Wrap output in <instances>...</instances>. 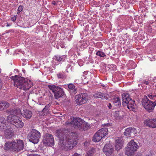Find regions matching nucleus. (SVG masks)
Wrapping results in <instances>:
<instances>
[{
  "instance_id": "27",
  "label": "nucleus",
  "mask_w": 156,
  "mask_h": 156,
  "mask_svg": "<svg viewBox=\"0 0 156 156\" xmlns=\"http://www.w3.org/2000/svg\"><path fill=\"white\" fill-rule=\"evenodd\" d=\"M94 151L95 150L94 148H91L89 151L87 152L86 156H93Z\"/></svg>"
},
{
  "instance_id": "12",
  "label": "nucleus",
  "mask_w": 156,
  "mask_h": 156,
  "mask_svg": "<svg viewBox=\"0 0 156 156\" xmlns=\"http://www.w3.org/2000/svg\"><path fill=\"white\" fill-rule=\"evenodd\" d=\"M54 140L53 136L49 133H46L44 136L43 142L44 144L50 145L54 144Z\"/></svg>"
},
{
  "instance_id": "41",
  "label": "nucleus",
  "mask_w": 156,
  "mask_h": 156,
  "mask_svg": "<svg viewBox=\"0 0 156 156\" xmlns=\"http://www.w3.org/2000/svg\"><path fill=\"white\" fill-rule=\"evenodd\" d=\"M52 4L55 5H57V3L56 2H55V1H53L52 2Z\"/></svg>"
},
{
  "instance_id": "39",
  "label": "nucleus",
  "mask_w": 156,
  "mask_h": 156,
  "mask_svg": "<svg viewBox=\"0 0 156 156\" xmlns=\"http://www.w3.org/2000/svg\"><path fill=\"white\" fill-rule=\"evenodd\" d=\"M108 108L111 109L112 108V105L110 103H109L108 105Z\"/></svg>"
},
{
  "instance_id": "33",
  "label": "nucleus",
  "mask_w": 156,
  "mask_h": 156,
  "mask_svg": "<svg viewBox=\"0 0 156 156\" xmlns=\"http://www.w3.org/2000/svg\"><path fill=\"white\" fill-rule=\"evenodd\" d=\"M101 129L99 130L97 132L98 133V134H99L100 136L102 137L103 138L106 135L105 134H104L103 133H104L103 132H102L101 131Z\"/></svg>"
},
{
  "instance_id": "8",
  "label": "nucleus",
  "mask_w": 156,
  "mask_h": 156,
  "mask_svg": "<svg viewBox=\"0 0 156 156\" xmlns=\"http://www.w3.org/2000/svg\"><path fill=\"white\" fill-rule=\"evenodd\" d=\"M48 87L54 93L55 99L62 97L65 94L63 89L58 86L55 85H48Z\"/></svg>"
},
{
  "instance_id": "20",
  "label": "nucleus",
  "mask_w": 156,
  "mask_h": 156,
  "mask_svg": "<svg viewBox=\"0 0 156 156\" xmlns=\"http://www.w3.org/2000/svg\"><path fill=\"white\" fill-rule=\"evenodd\" d=\"M93 96L95 98H101L102 99H107V97L106 96L105 94H103L101 92H97L94 94Z\"/></svg>"
},
{
  "instance_id": "25",
  "label": "nucleus",
  "mask_w": 156,
  "mask_h": 156,
  "mask_svg": "<svg viewBox=\"0 0 156 156\" xmlns=\"http://www.w3.org/2000/svg\"><path fill=\"white\" fill-rule=\"evenodd\" d=\"M102 138L99 135L98 132H97L93 137V140L94 142H98L100 141Z\"/></svg>"
},
{
  "instance_id": "11",
  "label": "nucleus",
  "mask_w": 156,
  "mask_h": 156,
  "mask_svg": "<svg viewBox=\"0 0 156 156\" xmlns=\"http://www.w3.org/2000/svg\"><path fill=\"white\" fill-rule=\"evenodd\" d=\"M71 121L67 122L66 124L67 125H70L71 126L77 127L79 129L81 123H82V119L79 118L72 117L70 118Z\"/></svg>"
},
{
  "instance_id": "5",
  "label": "nucleus",
  "mask_w": 156,
  "mask_h": 156,
  "mask_svg": "<svg viewBox=\"0 0 156 156\" xmlns=\"http://www.w3.org/2000/svg\"><path fill=\"white\" fill-rule=\"evenodd\" d=\"M122 97V105L123 106H126L129 109L134 111L136 107L135 101L132 100L128 94H124Z\"/></svg>"
},
{
  "instance_id": "21",
  "label": "nucleus",
  "mask_w": 156,
  "mask_h": 156,
  "mask_svg": "<svg viewBox=\"0 0 156 156\" xmlns=\"http://www.w3.org/2000/svg\"><path fill=\"white\" fill-rule=\"evenodd\" d=\"M113 103L117 107H119L121 105L120 99L118 97H115L112 99Z\"/></svg>"
},
{
  "instance_id": "34",
  "label": "nucleus",
  "mask_w": 156,
  "mask_h": 156,
  "mask_svg": "<svg viewBox=\"0 0 156 156\" xmlns=\"http://www.w3.org/2000/svg\"><path fill=\"white\" fill-rule=\"evenodd\" d=\"M57 76L59 78H63L65 77V76L63 74L59 73L57 74Z\"/></svg>"
},
{
  "instance_id": "16",
  "label": "nucleus",
  "mask_w": 156,
  "mask_h": 156,
  "mask_svg": "<svg viewBox=\"0 0 156 156\" xmlns=\"http://www.w3.org/2000/svg\"><path fill=\"white\" fill-rule=\"evenodd\" d=\"M5 130H3L4 131V133L5 137L7 138H11L14 135L13 132L12 131V128H8Z\"/></svg>"
},
{
  "instance_id": "38",
  "label": "nucleus",
  "mask_w": 156,
  "mask_h": 156,
  "mask_svg": "<svg viewBox=\"0 0 156 156\" xmlns=\"http://www.w3.org/2000/svg\"><path fill=\"white\" fill-rule=\"evenodd\" d=\"M143 82L145 84L148 85L149 84V82L148 81H147L146 80H144Z\"/></svg>"
},
{
  "instance_id": "22",
  "label": "nucleus",
  "mask_w": 156,
  "mask_h": 156,
  "mask_svg": "<svg viewBox=\"0 0 156 156\" xmlns=\"http://www.w3.org/2000/svg\"><path fill=\"white\" fill-rule=\"evenodd\" d=\"M11 115H19L21 114V110L19 108H16L10 110L9 111Z\"/></svg>"
},
{
  "instance_id": "26",
  "label": "nucleus",
  "mask_w": 156,
  "mask_h": 156,
  "mask_svg": "<svg viewBox=\"0 0 156 156\" xmlns=\"http://www.w3.org/2000/svg\"><path fill=\"white\" fill-rule=\"evenodd\" d=\"M50 107V105L49 104H48L45 106L44 108L42 111L41 113H42V115H46L47 114Z\"/></svg>"
},
{
  "instance_id": "40",
  "label": "nucleus",
  "mask_w": 156,
  "mask_h": 156,
  "mask_svg": "<svg viewBox=\"0 0 156 156\" xmlns=\"http://www.w3.org/2000/svg\"><path fill=\"white\" fill-rule=\"evenodd\" d=\"M72 156H80V154L77 153H75Z\"/></svg>"
},
{
  "instance_id": "9",
  "label": "nucleus",
  "mask_w": 156,
  "mask_h": 156,
  "mask_svg": "<svg viewBox=\"0 0 156 156\" xmlns=\"http://www.w3.org/2000/svg\"><path fill=\"white\" fill-rule=\"evenodd\" d=\"M40 137V133L34 129L30 130L27 136L28 138L29 141L34 144H37L38 143Z\"/></svg>"
},
{
  "instance_id": "32",
  "label": "nucleus",
  "mask_w": 156,
  "mask_h": 156,
  "mask_svg": "<svg viewBox=\"0 0 156 156\" xmlns=\"http://www.w3.org/2000/svg\"><path fill=\"white\" fill-rule=\"evenodd\" d=\"M101 131L102 132H103L104 134H105L107 135L108 134V129L107 128L104 127L102 128L101 129Z\"/></svg>"
},
{
  "instance_id": "29",
  "label": "nucleus",
  "mask_w": 156,
  "mask_h": 156,
  "mask_svg": "<svg viewBox=\"0 0 156 156\" xmlns=\"http://www.w3.org/2000/svg\"><path fill=\"white\" fill-rule=\"evenodd\" d=\"M130 128H129L125 129L124 133V135L127 137H130Z\"/></svg>"
},
{
  "instance_id": "6",
  "label": "nucleus",
  "mask_w": 156,
  "mask_h": 156,
  "mask_svg": "<svg viewBox=\"0 0 156 156\" xmlns=\"http://www.w3.org/2000/svg\"><path fill=\"white\" fill-rule=\"evenodd\" d=\"M7 120L9 122H12V123L17 128H21L24 126V123L22 122L21 119L15 115H11L7 117Z\"/></svg>"
},
{
  "instance_id": "19",
  "label": "nucleus",
  "mask_w": 156,
  "mask_h": 156,
  "mask_svg": "<svg viewBox=\"0 0 156 156\" xmlns=\"http://www.w3.org/2000/svg\"><path fill=\"white\" fill-rule=\"evenodd\" d=\"M68 87L70 90V92L73 94H76L77 92V89L73 83H69L68 85Z\"/></svg>"
},
{
  "instance_id": "35",
  "label": "nucleus",
  "mask_w": 156,
  "mask_h": 156,
  "mask_svg": "<svg viewBox=\"0 0 156 156\" xmlns=\"http://www.w3.org/2000/svg\"><path fill=\"white\" fill-rule=\"evenodd\" d=\"M23 6L22 5H20L18 9V13H19L21 12L23 10Z\"/></svg>"
},
{
  "instance_id": "31",
  "label": "nucleus",
  "mask_w": 156,
  "mask_h": 156,
  "mask_svg": "<svg viewBox=\"0 0 156 156\" xmlns=\"http://www.w3.org/2000/svg\"><path fill=\"white\" fill-rule=\"evenodd\" d=\"M96 55H97L99 56L100 57H102L106 56L105 54L103 52L100 51H97L96 53Z\"/></svg>"
},
{
  "instance_id": "18",
  "label": "nucleus",
  "mask_w": 156,
  "mask_h": 156,
  "mask_svg": "<svg viewBox=\"0 0 156 156\" xmlns=\"http://www.w3.org/2000/svg\"><path fill=\"white\" fill-rule=\"evenodd\" d=\"M6 121L3 117H0V130L2 131L6 128Z\"/></svg>"
},
{
  "instance_id": "42",
  "label": "nucleus",
  "mask_w": 156,
  "mask_h": 156,
  "mask_svg": "<svg viewBox=\"0 0 156 156\" xmlns=\"http://www.w3.org/2000/svg\"><path fill=\"white\" fill-rule=\"evenodd\" d=\"M105 126H110V125L109 124H105Z\"/></svg>"
},
{
  "instance_id": "7",
  "label": "nucleus",
  "mask_w": 156,
  "mask_h": 156,
  "mask_svg": "<svg viewBox=\"0 0 156 156\" xmlns=\"http://www.w3.org/2000/svg\"><path fill=\"white\" fill-rule=\"evenodd\" d=\"M138 148V146L134 140H131L126 148L125 154L128 156L133 155Z\"/></svg>"
},
{
  "instance_id": "1",
  "label": "nucleus",
  "mask_w": 156,
  "mask_h": 156,
  "mask_svg": "<svg viewBox=\"0 0 156 156\" xmlns=\"http://www.w3.org/2000/svg\"><path fill=\"white\" fill-rule=\"evenodd\" d=\"M57 135L60 141V146L63 150L68 151L72 149L77 143V136L75 133H67L61 129L57 131Z\"/></svg>"
},
{
  "instance_id": "24",
  "label": "nucleus",
  "mask_w": 156,
  "mask_h": 156,
  "mask_svg": "<svg viewBox=\"0 0 156 156\" xmlns=\"http://www.w3.org/2000/svg\"><path fill=\"white\" fill-rule=\"evenodd\" d=\"M82 123H81V125H80L79 129H83L84 130L87 129L90 126L87 123L85 122L83 120H82Z\"/></svg>"
},
{
  "instance_id": "30",
  "label": "nucleus",
  "mask_w": 156,
  "mask_h": 156,
  "mask_svg": "<svg viewBox=\"0 0 156 156\" xmlns=\"http://www.w3.org/2000/svg\"><path fill=\"white\" fill-rule=\"evenodd\" d=\"M55 57L56 58V59L57 61H60L63 60H64L66 58V56L65 55H63L62 56H60L59 55H57Z\"/></svg>"
},
{
  "instance_id": "28",
  "label": "nucleus",
  "mask_w": 156,
  "mask_h": 156,
  "mask_svg": "<svg viewBox=\"0 0 156 156\" xmlns=\"http://www.w3.org/2000/svg\"><path fill=\"white\" fill-rule=\"evenodd\" d=\"M130 136L131 137H133L136 134V130L135 128H130Z\"/></svg>"
},
{
  "instance_id": "3",
  "label": "nucleus",
  "mask_w": 156,
  "mask_h": 156,
  "mask_svg": "<svg viewBox=\"0 0 156 156\" xmlns=\"http://www.w3.org/2000/svg\"><path fill=\"white\" fill-rule=\"evenodd\" d=\"M11 79L13 80L15 86L25 91L28 90L33 86L32 83L30 81L17 75L12 76Z\"/></svg>"
},
{
  "instance_id": "13",
  "label": "nucleus",
  "mask_w": 156,
  "mask_h": 156,
  "mask_svg": "<svg viewBox=\"0 0 156 156\" xmlns=\"http://www.w3.org/2000/svg\"><path fill=\"white\" fill-rule=\"evenodd\" d=\"M103 151L107 156H110L113 153L114 149L111 145L106 144L103 148Z\"/></svg>"
},
{
  "instance_id": "10",
  "label": "nucleus",
  "mask_w": 156,
  "mask_h": 156,
  "mask_svg": "<svg viewBox=\"0 0 156 156\" xmlns=\"http://www.w3.org/2000/svg\"><path fill=\"white\" fill-rule=\"evenodd\" d=\"M75 101L78 105H81L86 103L88 100V95L86 93H81L76 95Z\"/></svg>"
},
{
  "instance_id": "4",
  "label": "nucleus",
  "mask_w": 156,
  "mask_h": 156,
  "mask_svg": "<svg viewBox=\"0 0 156 156\" xmlns=\"http://www.w3.org/2000/svg\"><path fill=\"white\" fill-rule=\"evenodd\" d=\"M24 146V143L22 140H16L11 142L6 143L4 149L5 150H10L14 152H18L23 149Z\"/></svg>"
},
{
  "instance_id": "14",
  "label": "nucleus",
  "mask_w": 156,
  "mask_h": 156,
  "mask_svg": "<svg viewBox=\"0 0 156 156\" xmlns=\"http://www.w3.org/2000/svg\"><path fill=\"white\" fill-rule=\"evenodd\" d=\"M144 124L150 127L156 128V119H147L145 121Z\"/></svg>"
},
{
  "instance_id": "2",
  "label": "nucleus",
  "mask_w": 156,
  "mask_h": 156,
  "mask_svg": "<svg viewBox=\"0 0 156 156\" xmlns=\"http://www.w3.org/2000/svg\"><path fill=\"white\" fill-rule=\"evenodd\" d=\"M142 104L145 110L149 112H152L156 105V94L151 93L144 96L142 98Z\"/></svg>"
},
{
  "instance_id": "23",
  "label": "nucleus",
  "mask_w": 156,
  "mask_h": 156,
  "mask_svg": "<svg viewBox=\"0 0 156 156\" xmlns=\"http://www.w3.org/2000/svg\"><path fill=\"white\" fill-rule=\"evenodd\" d=\"M9 104L8 102L5 101H2L0 103V109L2 110L5 108L9 107Z\"/></svg>"
},
{
  "instance_id": "15",
  "label": "nucleus",
  "mask_w": 156,
  "mask_h": 156,
  "mask_svg": "<svg viewBox=\"0 0 156 156\" xmlns=\"http://www.w3.org/2000/svg\"><path fill=\"white\" fill-rule=\"evenodd\" d=\"M23 117L26 119H30L32 116V112L28 109H25L21 113Z\"/></svg>"
},
{
  "instance_id": "37",
  "label": "nucleus",
  "mask_w": 156,
  "mask_h": 156,
  "mask_svg": "<svg viewBox=\"0 0 156 156\" xmlns=\"http://www.w3.org/2000/svg\"><path fill=\"white\" fill-rule=\"evenodd\" d=\"M16 16H14L13 17H12L11 19H12V21H15L16 20Z\"/></svg>"
},
{
  "instance_id": "36",
  "label": "nucleus",
  "mask_w": 156,
  "mask_h": 156,
  "mask_svg": "<svg viewBox=\"0 0 156 156\" xmlns=\"http://www.w3.org/2000/svg\"><path fill=\"white\" fill-rule=\"evenodd\" d=\"M27 156H41L40 155L37 154H30Z\"/></svg>"
},
{
  "instance_id": "43",
  "label": "nucleus",
  "mask_w": 156,
  "mask_h": 156,
  "mask_svg": "<svg viewBox=\"0 0 156 156\" xmlns=\"http://www.w3.org/2000/svg\"><path fill=\"white\" fill-rule=\"evenodd\" d=\"M117 156H122L120 154H118Z\"/></svg>"
},
{
  "instance_id": "17",
  "label": "nucleus",
  "mask_w": 156,
  "mask_h": 156,
  "mask_svg": "<svg viewBox=\"0 0 156 156\" xmlns=\"http://www.w3.org/2000/svg\"><path fill=\"white\" fill-rule=\"evenodd\" d=\"M123 143L120 139L119 138H116L115 139V148L116 150L119 151L120 150L123 146Z\"/></svg>"
}]
</instances>
